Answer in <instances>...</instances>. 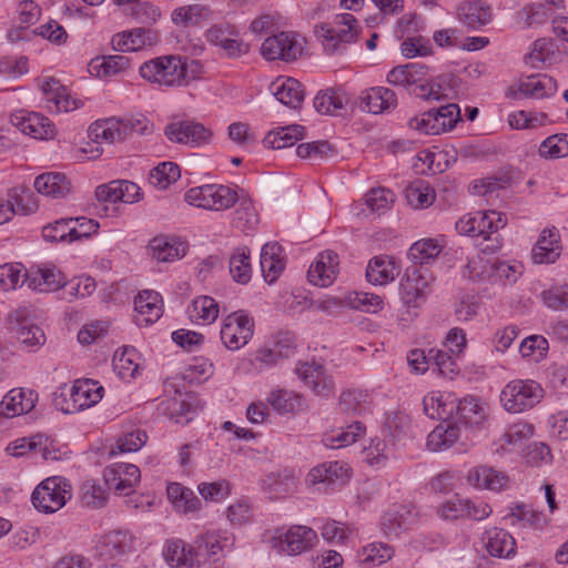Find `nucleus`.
Masks as SVG:
<instances>
[{"mask_svg": "<svg viewBox=\"0 0 568 568\" xmlns=\"http://www.w3.org/2000/svg\"><path fill=\"white\" fill-rule=\"evenodd\" d=\"M406 199L414 207H428L435 195L433 190L424 181H417L406 189Z\"/></svg>", "mask_w": 568, "mask_h": 568, "instance_id": "3c124183", "label": "nucleus"}, {"mask_svg": "<svg viewBox=\"0 0 568 568\" xmlns=\"http://www.w3.org/2000/svg\"><path fill=\"white\" fill-rule=\"evenodd\" d=\"M34 189L45 196L63 197L70 192V183L64 174L48 172L36 178Z\"/></svg>", "mask_w": 568, "mask_h": 568, "instance_id": "473e14b6", "label": "nucleus"}, {"mask_svg": "<svg viewBox=\"0 0 568 568\" xmlns=\"http://www.w3.org/2000/svg\"><path fill=\"white\" fill-rule=\"evenodd\" d=\"M205 500L220 501L230 495V483L225 479L214 483H202L197 487Z\"/></svg>", "mask_w": 568, "mask_h": 568, "instance_id": "774afa93", "label": "nucleus"}, {"mask_svg": "<svg viewBox=\"0 0 568 568\" xmlns=\"http://www.w3.org/2000/svg\"><path fill=\"white\" fill-rule=\"evenodd\" d=\"M467 481L477 488L498 491L506 486L508 476L493 467L481 465L468 471Z\"/></svg>", "mask_w": 568, "mask_h": 568, "instance_id": "cd10ccee", "label": "nucleus"}, {"mask_svg": "<svg viewBox=\"0 0 568 568\" xmlns=\"http://www.w3.org/2000/svg\"><path fill=\"white\" fill-rule=\"evenodd\" d=\"M486 549L493 557L509 558L515 554L516 542L506 530L493 528L486 531Z\"/></svg>", "mask_w": 568, "mask_h": 568, "instance_id": "2f4dec72", "label": "nucleus"}, {"mask_svg": "<svg viewBox=\"0 0 568 568\" xmlns=\"http://www.w3.org/2000/svg\"><path fill=\"white\" fill-rule=\"evenodd\" d=\"M12 123L24 134L34 139H49L54 135V125L44 115L37 112H19L12 116Z\"/></svg>", "mask_w": 568, "mask_h": 568, "instance_id": "f3484780", "label": "nucleus"}, {"mask_svg": "<svg viewBox=\"0 0 568 568\" xmlns=\"http://www.w3.org/2000/svg\"><path fill=\"white\" fill-rule=\"evenodd\" d=\"M399 274V268L394 260L388 256H376L369 261L366 268L368 282L375 285H385Z\"/></svg>", "mask_w": 568, "mask_h": 568, "instance_id": "7c9ffc66", "label": "nucleus"}, {"mask_svg": "<svg viewBox=\"0 0 568 568\" xmlns=\"http://www.w3.org/2000/svg\"><path fill=\"white\" fill-rule=\"evenodd\" d=\"M134 310L136 324L148 326L162 316V298L158 292L142 291L134 298Z\"/></svg>", "mask_w": 568, "mask_h": 568, "instance_id": "a211bd4d", "label": "nucleus"}, {"mask_svg": "<svg viewBox=\"0 0 568 568\" xmlns=\"http://www.w3.org/2000/svg\"><path fill=\"white\" fill-rule=\"evenodd\" d=\"M432 111L438 126V134L452 130L460 120V109L455 103L432 109Z\"/></svg>", "mask_w": 568, "mask_h": 568, "instance_id": "6e6d98bb", "label": "nucleus"}, {"mask_svg": "<svg viewBox=\"0 0 568 568\" xmlns=\"http://www.w3.org/2000/svg\"><path fill=\"white\" fill-rule=\"evenodd\" d=\"M184 197L190 205L215 211L226 210L239 201L237 193L222 184H205L192 187L185 193Z\"/></svg>", "mask_w": 568, "mask_h": 568, "instance_id": "20e7f679", "label": "nucleus"}, {"mask_svg": "<svg viewBox=\"0 0 568 568\" xmlns=\"http://www.w3.org/2000/svg\"><path fill=\"white\" fill-rule=\"evenodd\" d=\"M261 271L264 281L273 284L284 271L283 247L278 242H267L261 250Z\"/></svg>", "mask_w": 568, "mask_h": 568, "instance_id": "4be33fe9", "label": "nucleus"}, {"mask_svg": "<svg viewBox=\"0 0 568 568\" xmlns=\"http://www.w3.org/2000/svg\"><path fill=\"white\" fill-rule=\"evenodd\" d=\"M518 90L525 97L542 99L555 93L556 82L548 75H531L520 82Z\"/></svg>", "mask_w": 568, "mask_h": 568, "instance_id": "79ce46f5", "label": "nucleus"}, {"mask_svg": "<svg viewBox=\"0 0 568 568\" xmlns=\"http://www.w3.org/2000/svg\"><path fill=\"white\" fill-rule=\"evenodd\" d=\"M508 518L510 519L513 525L515 524V521H523L536 528H542L547 523L542 514L532 510L530 507L524 504L516 505L511 509V513L509 514Z\"/></svg>", "mask_w": 568, "mask_h": 568, "instance_id": "052dcab7", "label": "nucleus"}, {"mask_svg": "<svg viewBox=\"0 0 568 568\" xmlns=\"http://www.w3.org/2000/svg\"><path fill=\"white\" fill-rule=\"evenodd\" d=\"M37 398L38 396L33 390L11 389L0 403V415L6 418H12L27 414L33 409Z\"/></svg>", "mask_w": 568, "mask_h": 568, "instance_id": "412c9836", "label": "nucleus"}, {"mask_svg": "<svg viewBox=\"0 0 568 568\" xmlns=\"http://www.w3.org/2000/svg\"><path fill=\"white\" fill-rule=\"evenodd\" d=\"M394 549L386 544H371L363 547L361 561L366 565L379 566L389 560Z\"/></svg>", "mask_w": 568, "mask_h": 568, "instance_id": "864d4df0", "label": "nucleus"}, {"mask_svg": "<svg viewBox=\"0 0 568 568\" xmlns=\"http://www.w3.org/2000/svg\"><path fill=\"white\" fill-rule=\"evenodd\" d=\"M347 470L348 469H344V467L342 465H339L338 463H333V464H328V465L323 464V465L314 467L308 473V479L312 484H316V483L336 484L339 479H341V481H344V479L342 478L343 473H345L346 477H348Z\"/></svg>", "mask_w": 568, "mask_h": 568, "instance_id": "49530a36", "label": "nucleus"}, {"mask_svg": "<svg viewBox=\"0 0 568 568\" xmlns=\"http://www.w3.org/2000/svg\"><path fill=\"white\" fill-rule=\"evenodd\" d=\"M152 256L159 262H170L185 254V245L164 235L155 236L149 243Z\"/></svg>", "mask_w": 568, "mask_h": 568, "instance_id": "e433bc0d", "label": "nucleus"}, {"mask_svg": "<svg viewBox=\"0 0 568 568\" xmlns=\"http://www.w3.org/2000/svg\"><path fill=\"white\" fill-rule=\"evenodd\" d=\"M213 11L204 4H190L175 9L172 21L182 27L199 26L212 18Z\"/></svg>", "mask_w": 568, "mask_h": 568, "instance_id": "4c0bfd02", "label": "nucleus"}, {"mask_svg": "<svg viewBox=\"0 0 568 568\" xmlns=\"http://www.w3.org/2000/svg\"><path fill=\"white\" fill-rule=\"evenodd\" d=\"M9 328L18 342L27 348H38L45 342L43 329L34 324L27 308H18L10 315Z\"/></svg>", "mask_w": 568, "mask_h": 568, "instance_id": "6e6552de", "label": "nucleus"}, {"mask_svg": "<svg viewBox=\"0 0 568 568\" xmlns=\"http://www.w3.org/2000/svg\"><path fill=\"white\" fill-rule=\"evenodd\" d=\"M119 476L129 479V486H135L140 481V469L132 464H121L115 467H109L104 469V479L106 484L115 481Z\"/></svg>", "mask_w": 568, "mask_h": 568, "instance_id": "0e129e2a", "label": "nucleus"}, {"mask_svg": "<svg viewBox=\"0 0 568 568\" xmlns=\"http://www.w3.org/2000/svg\"><path fill=\"white\" fill-rule=\"evenodd\" d=\"M365 394L361 390H345L339 396L338 406L341 412L346 414L358 415L365 407L363 400Z\"/></svg>", "mask_w": 568, "mask_h": 568, "instance_id": "338daca9", "label": "nucleus"}, {"mask_svg": "<svg viewBox=\"0 0 568 568\" xmlns=\"http://www.w3.org/2000/svg\"><path fill=\"white\" fill-rule=\"evenodd\" d=\"M335 23L344 26V28L337 30L327 23H323L316 29L317 37L331 53L335 52L341 43L354 41L357 34L355 29L356 19L351 13L337 16Z\"/></svg>", "mask_w": 568, "mask_h": 568, "instance_id": "9d476101", "label": "nucleus"}, {"mask_svg": "<svg viewBox=\"0 0 568 568\" xmlns=\"http://www.w3.org/2000/svg\"><path fill=\"white\" fill-rule=\"evenodd\" d=\"M237 202V207L233 213V223L235 227L243 232L253 230L258 221L253 203L247 199H242Z\"/></svg>", "mask_w": 568, "mask_h": 568, "instance_id": "de8ad7c7", "label": "nucleus"}, {"mask_svg": "<svg viewBox=\"0 0 568 568\" xmlns=\"http://www.w3.org/2000/svg\"><path fill=\"white\" fill-rule=\"evenodd\" d=\"M316 531L304 525H293L286 530V555L297 556L311 550L317 542Z\"/></svg>", "mask_w": 568, "mask_h": 568, "instance_id": "a878e982", "label": "nucleus"}, {"mask_svg": "<svg viewBox=\"0 0 568 568\" xmlns=\"http://www.w3.org/2000/svg\"><path fill=\"white\" fill-rule=\"evenodd\" d=\"M428 68L425 64L412 62L393 68L387 74V82L393 85L412 87L425 80Z\"/></svg>", "mask_w": 568, "mask_h": 568, "instance_id": "c756f323", "label": "nucleus"}, {"mask_svg": "<svg viewBox=\"0 0 568 568\" xmlns=\"http://www.w3.org/2000/svg\"><path fill=\"white\" fill-rule=\"evenodd\" d=\"M365 427L361 422H354L346 428L333 429L325 434L323 437V444L327 448H342L354 444L363 434Z\"/></svg>", "mask_w": 568, "mask_h": 568, "instance_id": "c9c22d12", "label": "nucleus"}, {"mask_svg": "<svg viewBox=\"0 0 568 568\" xmlns=\"http://www.w3.org/2000/svg\"><path fill=\"white\" fill-rule=\"evenodd\" d=\"M181 176L180 168L173 162H163L153 168L149 174L151 185L165 190Z\"/></svg>", "mask_w": 568, "mask_h": 568, "instance_id": "c03bdc74", "label": "nucleus"}, {"mask_svg": "<svg viewBox=\"0 0 568 568\" xmlns=\"http://www.w3.org/2000/svg\"><path fill=\"white\" fill-rule=\"evenodd\" d=\"M418 513L412 505H397L389 509L382 519L386 535H399L417 523Z\"/></svg>", "mask_w": 568, "mask_h": 568, "instance_id": "aec40b11", "label": "nucleus"}, {"mask_svg": "<svg viewBox=\"0 0 568 568\" xmlns=\"http://www.w3.org/2000/svg\"><path fill=\"white\" fill-rule=\"evenodd\" d=\"M72 219H61L55 221L54 223H50L42 229V237L47 242H63L72 240V231L74 229L71 227Z\"/></svg>", "mask_w": 568, "mask_h": 568, "instance_id": "09e8293b", "label": "nucleus"}, {"mask_svg": "<svg viewBox=\"0 0 568 568\" xmlns=\"http://www.w3.org/2000/svg\"><path fill=\"white\" fill-rule=\"evenodd\" d=\"M164 135L172 143L199 148L209 144L212 132L202 123L193 120H179L170 122L164 128Z\"/></svg>", "mask_w": 568, "mask_h": 568, "instance_id": "39448f33", "label": "nucleus"}, {"mask_svg": "<svg viewBox=\"0 0 568 568\" xmlns=\"http://www.w3.org/2000/svg\"><path fill=\"white\" fill-rule=\"evenodd\" d=\"M130 64V59L122 54L95 58L90 62V71L97 72L98 77L111 75L125 70Z\"/></svg>", "mask_w": 568, "mask_h": 568, "instance_id": "a18cd8bd", "label": "nucleus"}, {"mask_svg": "<svg viewBox=\"0 0 568 568\" xmlns=\"http://www.w3.org/2000/svg\"><path fill=\"white\" fill-rule=\"evenodd\" d=\"M254 333V321L243 312L226 316L221 328V341L230 351L244 347Z\"/></svg>", "mask_w": 568, "mask_h": 568, "instance_id": "423d86ee", "label": "nucleus"}, {"mask_svg": "<svg viewBox=\"0 0 568 568\" xmlns=\"http://www.w3.org/2000/svg\"><path fill=\"white\" fill-rule=\"evenodd\" d=\"M561 250L559 231L556 227L545 229L532 247L531 258L536 264L555 263Z\"/></svg>", "mask_w": 568, "mask_h": 568, "instance_id": "6ab92c4d", "label": "nucleus"}, {"mask_svg": "<svg viewBox=\"0 0 568 568\" xmlns=\"http://www.w3.org/2000/svg\"><path fill=\"white\" fill-rule=\"evenodd\" d=\"M442 251L440 245L433 239H426L415 242L408 250V258L413 266H424L435 260Z\"/></svg>", "mask_w": 568, "mask_h": 568, "instance_id": "37998d69", "label": "nucleus"}, {"mask_svg": "<svg viewBox=\"0 0 568 568\" xmlns=\"http://www.w3.org/2000/svg\"><path fill=\"white\" fill-rule=\"evenodd\" d=\"M158 34L151 29L135 28L112 38L113 49L121 52L139 51L156 43Z\"/></svg>", "mask_w": 568, "mask_h": 568, "instance_id": "5701e85b", "label": "nucleus"}, {"mask_svg": "<svg viewBox=\"0 0 568 568\" xmlns=\"http://www.w3.org/2000/svg\"><path fill=\"white\" fill-rule=\"evenodd\" d=\"M233 545V538L226 531H212L201 535L195 540L200 558H209L217 555Z\"/></svg>", "mask_w": 568, "mask_h": 568, "instance_id": "72a5a7b5", "label": "nucleus"}, {"mask_svg": "<svg viewBox=\"0 0 568 568\" xmlns=\"http://www.w3.org/2000/svg\"><path fill=\"white\" fill-rule=\"evenodd\" d=\"M433 280V275L425 266L407 267L405 277L400 281V293L404 303L413 307L424 303L427 288Z\"/></svg>", "mask_w": 568, "mask_h": 568, "instance_id": "0eeeda50", "label": "nucleus"}, {"mask_svg": "<svg viewBox=\"0 0 568 568\" xmlns=\"http://www.w3.org/2000/svg\"><path fill=\"white\" fill-rule=\"evenodd\" d=\"M26 271L21 264L8 263L0 265V290L8 292L27 283L24 280Z\"/></svg>", "mask_w": 568, "mask_h": 568, "instance_id": "8fccbe9b", "label": "nucleus"}, {"mask_svg": "<svg viewBox=\"0 0 568 568\" xmlns=\"http://www.w3.org/2000/svg\"><path fill=\"white\" fill-rule=\"evenodd\" d=\"M182 63L181 55H163L144 62L140 67V74L149 82L161 87H182Z\"/></svg>", "mask_w": 568, "mask_h": 568, "instance_id": "f03ea898", "label": "nucleus"}, {"mask_svg": "<svg viewBox=\"0 0 568 568\" xmlns=\"http://www.w3.org/2000/svg\"><path fill=\"white\" fill-rule=\"evenodd\" d=\"M544 304L554 311L568 308V285L551 286L541 293Z\"/></svg>", "mask_w": 568, "mask_h": 568, "instance_id": "e2e57ef3", "label": "nucleus"}, {"mask_svg": "<svg viewBox=\"0 0 568 568\" xmlns=\"http://www.w3.org/2000/svg\"><path fill=\"white\" fill-rule=\"evenodd\" d=\"M333 152L334 150L332 145L324 140L310 143H301L295 150V153L298 158L310 160H322L333 154Z\"/></svg>", "mask_w": 568, "mask_h": 568, "instance_id": "bf43d9fd", "label": "nucleus"}, {"mask_svg": "<svg viewBox=\"0 0 568 568\" xmlns=\"http://www.w3.org/2000/svg\"><path fill=\"white\" fill-rule=\"evenodd\" d=\"M295 373L316 396L328 397L333 394L334 381L322 364L301 362L296 365Z\"/></svg>", "mask_w": 568, "mask_h": 568, "instance_id": "f8f14e48", "label": "nucleus"}, {"mask_svg": "<svg viewBox=\"0 0 568 568\" xmlns=\"http://www.w3.org/2000/svg\"><path fill=\"white\" fill-rule=\"evenodd\" d=\"M230 273L240 284H246L252 277L251 252L246 246L234 250L230 256Z\"/></svg>", "mask_w": 568, "mask_h": 568, "instance_id": "ea45409f", "label": "nucleus"}, {"mask_svg": "<svg viewBox=\"0 0 568 568\" xmlns=\"http://www.w3.org/2000/svg\"><path fill=\"white\" fill-rule=\"evenodd\" d=\"M548 351V341L541 335H531L526 337L520 346L519 352L523 357H529L535 362L540 361Z\"/></svg>", "mask_w": 568, "mask_h": 568, "instance_id": "4d7b16f0", "label": "nucleus"}, {"mask_svg": "<svg viewBox=\"0 0 568 568\" xmlns=\"http://www.w3.org/2000/svg\"><path fill=\"white\" fill-rule=\"evenodd\" d=\"M103 387L92 379L77 381L70 389L69 397H64L65 405L61 410L65 414H74L89 408L102 398Z\"/></svg>", "mask_w": 568, "mask_h": 568, "instance_id": "1a4fd4ad", "label": "nucleus"}, {"mask_svg": "<svg viewBox=\"0 0 568 568\" xmlns=\"http://www.w3.org/2000/svg\"><path fill=\"white\" fill-rule=\"evenodd\" d=\"M81 501L90 508H101L106 504V493L93 480H87L81 486Z\"/></svg>", "mask_w": 568, "mask_h": 568, "instance_id": "13d9d810", "label": "nucleus"}, {"mask_svg": "<svg viewBox=\"0 0 568 568\" xmlns=\"http://www.w3.org/2000/svg\"><path fill=\"white\" fill-rule=\"evenodd\" d=\"M544 396V389L535 381L516 379L501 390L500 402L509 413H521L532 408Z\"/></svg>", "mask_w": 568, "mask_h": 568, "instance_id": "f257e3e1", "label": "nucleus"}, {"mask_svg": "<svg viewBox=\"0 0 568 568\" xmlns=\"http://www.w3.org/2000/svg\"><path fill=\"white\" fill-rule=\"evenodd\" d=\"M88 133L94 143L112 144L125 139V128H122L121 120L116 119L95 121L90 125Z\"/></svg>", "mask_w": 568, "mask_h": 568, "instance_id": "c85d7f7f", "label": "nucleus"}, {"mask_svg": "<svg viewBox=\"0 0 568 568\" xmlns=\"http://www.w3.org/2000/svg\"><path fill=\"white\" fill-rule=\"evenodd\" d=\"M361 109L373 114L394 109L397 105L396 93L384 87L371 88L362 92Z\"/></svg>", "mask_w": 568, "mask_h": 568, "instance_id": "b1692460", "label": "nucleus"}, {"mask_svg": "<svg viewBox=\"0 0 568 568\" xmlns=\"http://www.w3.org/2000/svg\"><path fill=\"white\" fill-rule=\"evenodd\" d=\"M346 103V95L341 90L332 88L320 91L314 98L315 110L325 115L337 114Z\"/></svg>", "mask_w": 568, "mask_h": 568, "instance_id": "58836bf2", "label": "nucleus"}, {"mask_svg": "<svg viewBox=\"0 0 568 568\" xmlns=\"http://www.w3.org/2000/svg\"><path fill=\"white\" fill-rule=\"evenodd\" d=\"M40 89L44 94L48 109H54L55 112H69L79 109L82 102L72 99L67 89L54 78H44L40 82Z\"/></svg>", "mask_w": 568, "mask_h": 568, "instance_id": "dca6fc26", "label": "nucleus"}, {"mask_svg": "<svg viewBox=\"0 0 568 568\" xmlns=\"http://www.w3.org/2000/svg\"><path fill=\"white\" fill-rule=\"evenodd\" d=\"M539 154L545 159H558L568 155V135H551L539 146Z\"/></svg>", "mask_w": 568, "mask_h": 568, "instance_id": "5fc2aeb1", "label": "nucleus"}, {"mask_svg": "<svg viewBox=\"0 0 568 568\" xmlns=\"http://www.w3.org/2000/svg\"><path fill=\"white\" fill-rule=\"evenodd\" d=\"M28 286L40 292H55L67 285L65 276L55 266L31 267L24 272Z\"/></svg>", "mask_w": 568, "mask_h": 568, "instance_id": "2eb2a0df", "label": "nucleus"}, {"mask_svg": "<svg viewBox=\"0 0 568 568\" xmlns=\"http://www.w3.org/2000/svg\"><path fill=\"white\" fill-rule=\"evenodd\" d=\"M534 434V426L526 422H519L511 425L507 432L500 437L501 447L505 445H517L528 439Z\"/></svg>", "mask_w": 568, "mask_h": 568, "instance_id": "69168bd1", "label": "nucleus"}, {"mask_svg": "<svg viewBox=\"0 0 568 568\" xmlns=\"http://www.w3.org/2000/svg\"><path fill=\"white\" fill-rule=\"evenodd\" d=\"M189 316L192 322L211 324L219 316V304L211 296L196 297L189 307Z\"/></svg>", "mask_w": 568, "mask_h": 568, "instance_id": "a19ab883", "label": "nucleus"}, {"mask_svg": "<svg viewBox=\"0 0 568 568\" xmlns=\"http://www.w3.org/2000/svg\"><path fill=\"white\" fill-rule=\"evenodd\" d=\"M71 486L61 477H49L32 493V505L39 511L51 514L61 509L71 498Z\"/></svg>", "mask_w": 568, "mask_h": 568, "instance_id": "7ed1b4c3", "label": "nucleus"}, {"mask_svg": "<svg viewBox=\"0 0 568 568\" xmlns=\"http://www.w3.org/2000/svg\"><path fill=\"white\" fill-rule=\"evenodd\" d=\"M339 271L338 255L331 250L318 254L316 261L310 266L307 278L315 286L326 287L331 285Z\"/></svg>", "mask_w": 568, "mask_h": 568, "instance_id": "4468645a", "label": "nucleus"}, {"mask_svg": "<svg viewBox=\"0 0 568 568\" xmlns=\"http://www.w3.org/2000/svg\"><path fill=\"white\" fill-rule=\"evenodd\" d=\"M457 16L459 21L475 30L490 21L491 10L483 0H467L458 6Z\"/></svg>", "mask_w": 568, "mask_h": 568, "instance_id": "bb28decb", "label": "nucleus"}, {"mask_svg": "<svg viewBox=\"0 0 568 568\" xmlns=\"http://www.w3.org/2000/svg\"><path fill=\"white\" fill-rule=\"evenodd\" d=\"M449 398H453V394L450 393H442V392H432L426 395L423 399L424 413L433 418V419H449V416H444L445 414L443 408L444 404L446 405ZM447 408L445 407V410Z\"/></svg>", "mask_w": 568, "mask_h": 568, "instance_id": "603ef678", "label": "nucleus"}, {"mask_svg": "<svg viewBox=\"0 0 568 568\" xmlns=\"http://www.w3.org/2000/svg\"><path fill=\"white\" fill-rule=\"evenodd\" d=\"M447 404L443 405L444 416H449V419L465 425L475 426L479 425L485 418V410L479 405L478 399L475 397L458 399L455 395L453 398L448 397Z\"/></svg>", "mask_w": 568, "mask_h": 568, "instance_id": "ddd939ff", "label": "nucleus"}, {"mask_svg": "<svg viewBox=\"0 0 568 568\" xmlns=\"http://www.w3.org/2000/svg\"><path fill=\"white\" fill-rule=\"evenodd\" d=\"M100 545L104 555L123 556L133 549L134 537L125 530H113L101 538Z\"/></svg>", "mask_w": 568, "mask_h": 568, "instance_id": "f704fd0d", "label": "nucleus"}, {"mask_svg": "<svg viewBox=\"0 0 568 568\" xmlns=\"http://www.w3.org/2000/svg\"><path fill=\"white\" fill-rule=\"evenodd\" d=\"M239 36L236 28L230 23L214 24L205 33L206 40L221 47L229 58H239L250 50V45L239 39Z\"/></svg>", "mask_w": 568, "mask_h": 568, "instance_id": "9b49d317", "label": "nucleus"}, {"mask_svg": "<svg viewBox=\"0 0 568 568\" xmlns=\"http://www.w3.org/2000/svg\"><path fill=\"white\" fill-rule=\"evenodd\" d=\"M460 437V428L452 419H442L427 436V449L434 453L450 448Z\"/></svg>", "mask_w": 568, "mask_h": 568, "instance_id": "393cba45", "label": "nucleus"}, {"mask_svg": "<svg viewBox=\"0 0 568 568\" xmlns=\"http://www.w3.org/2000/svg\"><path fill=\"white\" fill-rule=\"evenodd\" d=\"M395 194L385 187L372 189L366 194L367 206L378 214L385 212L394 203Z\"/></svg>", "mask_w": 568, "mask_h": 568, "instance_id": "680f3d73", "label": "nucleus"}]
</instances>
